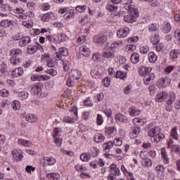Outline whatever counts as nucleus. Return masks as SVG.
Listing matches in <instances>:
<instances>
[{"label": "nucleus", "mask_w": 180, "mask_h": 180, "mask_svg": "<svg viewBox=\"0 0 180 180\" xmlns=\"http://www.w3.org/2000/svg\"><path fill=\"white\" fill-rule=\"evenodd\" d=\"M59 51L63 57H68L69 52L66 48H60Z\"/></svg>", "instance_id": "4c0bfd02"}, {"label": "nucleus", "mask_w": 180, "mask_h": 180, "mask_svg": "<svg viewBox=\"0 0 180 180\" xmlns=\"http://www.w3.org/2000/svg\"><path fill=\"white\" fill-rule=\"evenodd\" d=\"M116 78H120V79H125L127 77V73L123 72L122 71H117L115 75Z\"/></svg>", "instance_id": "2f4dec72"}, {"label": "nucleus", "mask_w": 180, "mask_h": 180, "mask_svg": "<svg viewBox=\"0 0 180 180\" xmlns=\"http://www.w3.org/2000/svg\"><path fill=\"white\" fill-rule=\"evenodd\" d=\"M168 96V93L167 91H162L159 92L155 97L156 102H164L167 97Z\"/></svg>", "instance_id": "9d476101"}, {"label": "nucleus", "mask_w": 180, "mask_h": 180, "mask_svg": "<svg viewBox=\"0 0 180 180\" xmlns=\"http://www.w3.org/2000/svg\"><path fill=\"white\" fill-rule=\"evenodd\" d=\"M88 22H89L88 15H86L83 18H82L79 22L80 23V25L84 26V25H86V23H88Z\"/></svg>", "instance_id": "5fc2aeb1"}, {"label": "nucleus", "mask_w": 180, "mask_h": 180, "mask_svg": "<svg viewBox=\"0 0 180 180\" xmlns=\"http://www.w3.org/2000/svg\"><path fill=\"white\" fill-rule=\"evenodd\" d=\"M105 9H107L108 12H116V11L119 9V7L115 4H108L105 6Z\"/></svg>", "instance_id": "393cba45"}, {"label": "nucleus", "mask_w": 180, "mask_h": 180, "mask_svg": "<svg viewBox=\"0 0 180 180\" xmlns=\"http://www.w3.org/2000/svg\"><path fill=\"white\" fill-rule=\"evenodd\" d=\"M93 151H95V153H93L92 154L87 153H82L80 155V160L84 162H88V161L91 160V157H97V155L99 154L98 150L95 148H93Z\"/></svg>", "instance_id": "20e7f679"}, {"label": "nucleus", "mask_w": 180, "mask_h": 180, "mask_svg": "<svg viewBox=\"0 0 180 180\" xmlns=\"http://www.w3.org/2000/svg\"><path fill=\"white\" fill-rule=\"evenodd\" d=\"M150 71H151V68H147L146 66H141L139 68V73L141 77H145L146 75H148L150 72Z\"/></svg>", "instance_id": "ddd939ff"}, {"label": "nucleus", "mask_w": 180, "mask_h": 180, "mask_svg": "<svg viewBox=\"0 0 180 180\" xmlns=\"http://www.w3.org/2000/svg\"><path fill=\"white\" fill-rule=\"evenodd\" d=\"M139 50L141 54H147L150 51V48L147 45H146L141 47Z\"/></svg>", "instance_id": "58836bf2"}, {"label": "nucleus", "mask_w": 180, "mask_h": 180, "mask_svg": "<svg viewBox=\"0 0 180 180\" xmlns=\"http://www.w3.org/2000/svg\"><path fill=\"white\" fill-rule=\"evenodd\" d=\"M102 82H103V85H104V86L108 87V86H109V85H110V78L105 77L103 79Z\"/></svg>", "instance_id": "8fccbe9b"}, {"label": "nucleus", "mask_w": 180, "mask_h": 180, "mask_svg": "<svg viewBox=\"0 0 180 180\" xmlns=\"http://www.w3.org/2000/svg\"><path fill=\"white\" fill-rule=\"evenodd\" d=\"M106 36L102 34H97L93 37L94 43H96V44H101V46L106 43Z\"/></svg>", "instance_id": "39448f33"}, {"label": "nucleus", "mask_w": 180, "mask_h": 180, "mask_svg": "<svg viewBox=\"0 0 180 180\" xmlns=\"http://www.w3.org/2000/svg\"><path fill=\"white\" fill-rule=\"evenodd\" d=\"M30 41H32L30 37L25 36L20 39L19 41V45L20 46V47H25V46H26L27 44H29Z\"/></svg>", "instance_id": "2eb2a0df"}, {"label": "nucleus", "mask_w": 180, "mask_h": 180, "mask_svg": "<svg viewBox=\"0 0 180 180\" xmlns=\"http://www.w3.org/2000/svg\"><path fill=\"white\" fill-rule=\"evenodd\" d=\"M121 46H123V41H115L111 44L112 49H119V47H121Z\"/></svg>", "instance_id": "72a5a7b5"}, {"label": "nucleus", "mask_w": 180, "mask_h": 180, "mask_svg": "<svg viewBox=\"0 0 180 180\" xmlns=\"http://www.w3.org/2000/svg\"><path fill=\"white\" fill-rule=\"evenodd\" d=\"M47 179L60 180V174L58 173H49L46 175Z\"/></svg>", "instance_id": "5701e85b"}, {"label": "nucleus", "mask_w": 180, "mask_h": 180, "mask_svg": "<svg viewBox=\"0 0 180 180\" xmlns=\"http://www.w3.org/2000/svg\"><path fill=\"white\" fill-rule=\"evenodd\" d=\"M11 56H13L14 57H16L17 56H22V50L19 49H13L11 51Z\"/></svg>", "instance_id": "f704fd0d"}, {"label": "nucleus", "mask_w": 180, "mask_h": 180, "mask_svg": "<svg viewBox=\"0 0 180 180\" xmlns=\"http://www.w3.org/2000/svg\"><path fill=\"white\" fill-rule=\"evenodd\" d=\"M0 26L5 28L8 27V29L12 30L13 29V22L9 19L2 20L0 22Z\"/></svg>", "instance_id": "1a4fd4ad"}, {"label": "nucleus", "mask_w": 180, "mask_h": 180, "mask_svg": "<svg viewBox=\"0 0 180 180\" xmlns=\"http://www.w3.org/2000/svg\"><path fill=\"white\" fill-rule=\"evenodd\" d=\"M42 18L44 19V22H49L50 19H54V13H47L42 15Z\"/></svg>", "instance_id": "c85d7f7f"}, {"label": "nucleus", "mask_w": 180, "mask_h": 180, "mask_svg": "<svg viewBox=\"0 0 180 180\" xmlns=\"http://www.w3.org/2000/svg\"><path fill=\"white\" fill-rule=\"evenodd\" d=\"M85 9H86V6H77L75 8V12H79L80 13L82 12H84V11H85Z\"/></svg>", "instance_id": "a18cd8bd"}, {"label": "nucleus", "mask_w": 180, "mask_h": 180, "mask_svg": "<svg viewBox=\"0 0 180 180\" xmlns=\"http://www.w3.org/2000/svg\"><path fill=\"white\" fill-rule=\"evenodd\" d=\"M27 122H29V123H34L36 122V120H34V115H27L26 117Z\"/></svg>", "instance_id": "ea45409f"}, {"label": "nucleus", "mask_w": 180, "mask_h": 180, "mask_svg": "<svg viewBox=\"0 0 180 180\" xmlns=\"http://www.w3.org/2000/svg\"><path fill=\"white\" fill-rule=\"evenodd\" d=\"M90 74L93 77H98V75H99V72L98 71V70L92 68L90 71Z\"/></svg>", "instance_id": "13d9d810"}, {"label": "nucleus", "mask_w": 180, "mask_h": 180, "mask_svg": "<svg viewBox=\"0 0 180 180\" xmlns=\"http://www.w3.org/2000/svg\"><path fill=\"white\" fill-rule=\"evenodd\" d=\"M34 167H33V166H30V165H28L25 167V171L26 172H27L28 174H31L32 173V172H34Z\"/></svg>", "instance_id": "680f3d73"}, {"label": "nucleus", "mask_w": 180, "mask_h": 180, "mask_svg": "<svg viewBox=\"0 0 180 180\" xmlns=\"http://www.w3.org/2000/svg\"><path fill=\"white\" fill-rule=\"evenodd\" d=\"M144 167H151L153 165V161L150 160V159L147 158L144 162H143Z\"/></svg>", "instance_id": "603ef678"}, {"label": "nucleus", "mask_w": 180, "mask_h": 180, "mask_svg": "<svg viewBox=\"0 0 180 180\" xmlns=\"http://www.w3.org/2000/svg\"><path fill=\"white\" fill-rule=\"evenodd\" d=\"M155 79V75L153 72H150L143 77V82L145 85H150L151 81Z\"/></svg>", "instance_id": "f8f14e48"}, {"label": "nucleus", "mask_w": 180, "mask_h": 180, "mask_svg": "<svg viewBox=\"0 0 180 180\" xmlns=\"http://www.w3.org/2000/svg\"><path fill=\"white\" fill-rule=\"evenodd\" d=\"M179 56H180V50H178V49L172 50L170 53V57L172 59V61H176Z\"/></svg>", "instance_id": "f3484780"}, {"label": "nucleus", "mask_w": 180, "mask_h": 180, "mask_svg": "<svg viewBox=\"0 0 180 180\" xmlns=\"http://www.w3.org/2000/svg\"><path fill=\"white\" fill-rule=\"evenodd\" d=\"M63 122H65V123H74V119L70 118V117H65L63 119Z\"/></svg>", "instance_id": "0e129e2a"}, {"label": "nucleus", "mask_w": 180, "mask_h": 180, "mask_svg": "<svg viewBox=\"0 0 180 180\" xmlns=\"http://www.w3.org/2000/svg\"><path fill=\"white\" fill-rule=\"evenodd\" d=\"M58 41L59 43H63L67 40V35L65 34H60L58 37Z\"/></svg>", "instance_id": "09e8293b"}, {"label": "nucleus", "mask_w": 180, "mask_h": 180, "mask_svg": "<svg viewBox=\"0 0 180 180\" xmlns=\"http://www.w3.org/2000/svg\"><path fill=\"white\" fill-rule=\"evenodd\" d=\"M158 58V56L154 53V52H150L148 53V60L150 63H155Z\"/></svg>", "instance_id": "cd10ccee"}, {"label": "nucleus", "mask_w": 180, "mask_h": 180, "mask_svg": "<svg viewBox=\"0 0 180 180\" xmlns=\"http://www.w3.org/2000/svg\"><path fill=\"white\" fill-rule=\"evenodd\" d=\"M172 178L174 180H180V173L174 172Z\"/></svg>", "instance_id": "774afa93"}, {"label": "nucleus", "mask_w": 180, "mask_h": 180, "mask_svg": "<svg viewBox=\"0 0 180 180\" xmlns=\"http://www.w3.org/2000/svg\"><path fill=\"white\" fill-rule=\"evenodd\" d=\"M140 110H137L135 106H131L129 108V113L130 116H138L140 115Z\"/></svg>", "instance_id": "6ab92c4d"}, {"label": "nucleus", "mask_w": 180, "mask_h": 180, "mask_svg": "<svg viewBox=\"0 0 180 180\" xmlns=\"http://www.w3.org/2000/svg\"><path fill=\"white\" fill-rule=\"evenodd\" d=\"M103 58L108 59L115 58V51H113V49L110 47L104 51V52L103 53Z\"/></svg>", "instance_id": "6e6552de"}, {"label": "nucleus", "mask_w": 180, "mask_h": 180, "mask_svg": "<svg viewBox=\"0 0 180 180\" xmlns=\"http://www.w3.org/2000/svg\"><path fill=\"white\" fill-rule=\"evenodd\" d=\"M12 106H13V109L14 110H18V109H19L20 108V103L19 101H14L12 103H11Z\"/></svg>", "instance_id": "3c124183"}, {"label": "nucleus", "mask_w": 180, "mask_h": 180, "mask_svg": "<svg viewBox=\"0 0 180 180\" xmlns=\"http://www.w3.org/2000/svg\"><path fill=\"white\" fill-rule=\"evenodd\" d=\"M45 72L46 74H49L52 77H56V75L57 74V70L56 69H49L47 70Z\"/></svg>", "instance_id": "49530a36"}, {"label": "nucleus", "mask_w": 180, "mask_h": 180, "mask_svg": "<svg viewBox=\"0 0 180 180\" xmlns=\"http://www.w3.org/2000/svg\"><path fill=\"white\" fill-rule=\"evenodd\" d=\"M170 137L172 138L169 139V141L167 143L168 148H171L172 151H174V153H176V154L180 155V145H174V141L172 140V139H174L176 141L178 140V132H176V127H174L172 129Z\"/></svg>", "instance_id": "f257e3e1"}, {"label": "nucleus", "mask_w": 180, "mask_h": 180, "mask_svg": "<svg viewBox=\"0 0 180 180\" xmlns=\"http://www.w3.org/2000/svg\"><path fill=\"white\" fill-rule=\"evenodd\" d=\"M6 65L5 64H1V68L0 72H1V75L2 77H4L5 75V74H6Z\"/></svg>", "instance_id": "bf43d9fd"}, {"label": "nucleus", "mask_w": 180, "mask_h": 180, "mask_svg": "<svg viewBox=\"0 0 180 180\" xmlns=\"http://www.w3.org/2000/svg\"><path fill=\"white\" fill-rule=\"evenodd\" d=\"M84 106H87V108H91V106H94V104L91 101V98L88 97L86 100L84 101Z\"/></svg>", "instance_id": "c03bdc74"}, {"label": "nucleus", "mask_w": 180, "mask_h": 180, "mask_svg": "<svg viewBox=\"0 0 180 180\" xmlns=\"http://www.w3.org/2000/svg\"><path fill=\"white\" fill-rule=\"evenodd\" d=\"M115 119L117 122H127V117L124 115L122 114H116L115 116Z\"/></svg>", "instance_id": "412c9836"}, {"label": "nucleus", "mask_w": 180, "mask_h": 180, "mask_svg": "<svg viewBox=\"0 0 180 180\" xmlns=\"http://www.w3.org/2000/svg\"><path fill=\"white\" fill-rule=\"evenodd\" d=\"M22 26H25L27 29H32L33 27V25L29 22V21H23L22 22Z\"/></svg>", "instance_id": "e2e57ef3"}, {"label": "nucleus", "mask_w": 180, "mask_h": 180, "mask_svg": "<svg viewBox=\"0 0 180 180\" xmlns=\"http://www.w3.org/2000/svg\"><path fill=\"white\" fill-rule=\"evenodd\" d=\"M160 37L157 34H155L152 39H151V43L154 44V46L160 43Z\"/></svg>", "instance_id": "37998d69"}, {"label": "nucleus", "mask_w": 180, "mask_h": 180, "mask_svg": "<svg viewBox=\"0 0 180 180\" xmlns=\"http://www.w3.org/2000/svg\"><path fill=\"white\" fill-rule=\"evenodd\" d=\"M0 96H2L3 98H8V96H9V91L6 89L0 90Z\"/></svg>", "instance_id": "a19ab883"}, {"label": "nucleus", "mask_w": 180, "mask_h": 180, "mask_svg": "<svg viewBox=\"0 0 180 180\" xmlns=\"http://www.w3.org/2000/svg\"><path fill=\"white\" fill-rule=\"evenodd\" d=\"M41 88H40V86H39L38 85H34L32 89H31V92H32V94H34V95H37V96H39V98H43L44 96H47V94H44L43 95H41Z\"/></svg>", "instance_id": "9b49d317"}, {"label": "nucleus", "mask_w": 180, "mask_h": 180, "mask_svg": "<svg viewBox=\"0 0 180 180\" xmlns=\"http://www.w3.org/2000/svg\"><path fill=\"white\" fill-rule=\"evenodd\" d=\"M13 158L15 162H19V161H22V158H23V155L19 153H15V151L12 152Z\"/></svg>", "instance_id": "4be33fe9"}, {"label": "nucleus", "mask_w": 180, "mask_h": 180, "mask_svg": "<svg viewBox=\"0 0 180 180\" xmlns=\"http://www.w3.org/2000/svg\"><path fill=\"white\" fill-rule=\"evenodd\" d=\"M130 61L132 64H137L140 61V55L138 53H133L130 58Z\"/></svg>", "instance_id": "a211bd4d"}, {"label": "nucleus", "mask_w": 180, "mask_h": 180, "mask_svg": "<svg viewBox=\"0 0 180 180\" xmlns=\"http://www.w3.org/2000/svg\"><path fill=\"white\" fill-rule=\"evenodd\" d=\"M112 143L113 145L116 146L117 147H120L122 144V141L120 139H115Z\"/></svg>", "instance_id": "864d4df0"}, {"label": "nucleus", "mask_w": 180, "mask_h": 180, "mask_svg": "<svg viewBox=\"0 0 180 180\" xmlns=\"http://www.w3.org/2000/svg\"><path fill=\"white\" fill-rule=\"evenodd\" d=\"M103 123V117H102L101 115L98 114L97 115V124L98 126H102Z\"/></svg>", "instance_id": "de8ad7c7"}, {"label": "nucleus", "mask_w": 180, "mask_h": 180, "mask_svg": "<svg viewBox=\"0 0 180 180\" xmlns=\"http://www.w3.org/2000/svg\"><path fill=\"white\" fill-rule=\"evenodd\" d=\"M113 142L112 141H109L106 143H104V146H105L104 150H110L112 147H113Z\"/></svg>", "instance_id": "4d7b16f0"}, {"label": "nucleus", "mask_w": 180, "mask_h": 180, "mask_svg": "<svg viewBox=\"0 0 180 180\" xmlns=\"http://www.w3.org/2000/svg\"><path fill=\"white\" fill-rule=\"evenodd\" d=\"M27 53L28 54H34L36 51H37V46H33V45H30L27 47Z\"/></svg>", "instance_id": "473e14b6"}, {"label": "nucleus", "mask_w": 180, "mask_h": 180, "mask_svg": "<svg viewBox=\"0 0 180 180\" xmlns=\"http://www.w3.org/2000/svg\"><path fill=\"white\" fill-rule=\"evenodd\" d=\"M44 161H46L48 165H54L56 164V159L53 157H44Z\"/></svg>", "instance_id": "c756f323"}, {"label": "nucleus", "mask_w": 180, "mask_h": 180, "mask_svg": "<svg viewBox=\"0 0 180 180\" xmlns=\"http://www.w3.org/2000/svg\"><path fill=\"white\" fill-rule=\"evenodd\" d=\"M103 113H105V115L106 116H108V117H112V110L109 109V110H104Z\"/></svg>", "instance_id": "338daca9"}, {"label": "nucleus", "mask_w": 180, "mask_h": 180, "mask_svg": "<svg viewBox=\"0 0 180 180\" xmlns=\"http://www.w3.org/2000/svg\"><path fill=\"white\" fill-rule=\"evenodd\" d=\"M32 81H41V75H33L31 77Z\"/></svg>", "instance_id": "052dcab7"}, {"label": "nucleus", "mask_w": 180, "mask_h": 180, "mask_svg": "<svg viewBox=\"0 0 180 180\" xmlns=\"http://www.w3.org/2000/svg\"><path fill=\"white\" fill-rule=\"evenodd\" d=\"M175 94L174 92L169 93V95L168 96V101H167V105H172L174 102H175Z\"/></svg>", "instance_id": "7c9ffc66"}, {"label": "nucleus", "mask_w": 180, "mask_h": 180, "mask_svg": "<svg viewBox=\"0 0 180 180\" xmlns=\"http://www.w3.org/2000/svg\"><path fill=\"white\" fill-rule=\"evenodd\" d=\"M18 144H21V146H24L25 147H32L33 143L30 141H27L26 139H19L18 141Z\"/></svg>", "instance_id": "aec40b11"}, {"label": "nucleus", "mask_w": 180, "mask_h": 180, "mask_svg": "<svg viewBox=\"0 0 180 180\" xmlns=\"http://www.w3.org/2000/svg\"><path fill=\"white\" fill-rule=\"evenodd\" d=\"M171 29H172V27H171V24L169 22H167L163 27L162 32L163 33H169V32H171Z\"/></svg>", "instance_id": "c9c22d12"}, {"label": "nucleus", "mask_w": 180, "mask_h": 180, "mask_svg": "<svg viewBox=\"0 0 180 180\" xmlns=\"http://www.w3.org/2000/svg\"><path fill=\"white\" fill-rule=\"evenodd\" d=\"M10 63L11 64H13V65H16V64H18V63H19V58H18L16 56H11V57L10 58Z\"/></svg>", "instance_id": "79ce46f5"}, {"label": "nucleus", "mask_w": 180, "mask_h": 180, "mask_svg": "<svg viewBox=\"0 0 180 180\" xmlns=\"http://www.w3.org/2000/svg\"><path fill=\"white\" fill-rule=\"evenodd\" d=\"M18 98H21L22 101L25 99H27V98H29V93L25 91H22L21 93L18 94Z\"/></svg>", "instance_id": "e433bc0d"}, {"label": "nucleus", "mask_w": 180, "mask_h": 180, "mask_svg": "<svg viewBox=\"0 0 180 180\" xmlns=\"http://www.w3.org/2000/svg\"><path fill=\"white\" fill-rule=\"evenodd\" d=\"M94 141L96 143H103L105 141V136H103L101 134H97L94 139Z\"/></svg>", "instance_id": "a878e982"}, {"label": "nucleus", "mask_w": 180, "mask_h": 180, "mask_svg": "<svg viewBox=\"0 0 180 180\" xmlns=\"http://www.w3.org/2000/svg\"><path fill=\"white\" fill-rule=\"evenodd\" d=\"M80 54L84 57H89L91 56V50L85 45H82L79 48Z\"/></svg>", "instance_id": "4468645a"}, {"label": "nucleus", "mask_w": 180, "mask_h": 180, "mask_svg": "<svg viewBox=\"0 0 180 180\" xmlns=\"http://www.w3.org/2000/svg\"><path fill=\"white\" fill-rule=\"evenodd\" d=\"M131 131L129 134L131 139H136V137H137L139 134H140V132L141 131V129L140 128V127L136 124L131 127Z\"/></svg>", "instance_id": "0eeeda50"}, {"label": "nucleus", "mask_w": 180, "mask_h": 180, "mask_svg": "<svg viewBox=\"0 0 180 180\" xmlns=\"http://www.w3.org/2000/svg\"><path fill=\"white\" fill-rule=\"evenodd\" d=\"M23 68H17L12 72L13 75H15L16 77H20L24 74Z\"/></svg>", "instance_id": "bb28decb"}, {"label": "nucleus", "mask_w": 180, "mask_h": 180, "mask_svg": "<svg viewBox=\"0 0 180 180\" xmlns=\"http://www.w3.org/2000/svg\"><path fill=\"white\" fill-rule=\"evenodd\" d=\"M148 29H149V32H155V30H157V24H150L148 26Z\"/></svg>", "instance_id": "6e6d98bb"}, {"label": "nucleus", "mask_w": 180, "mask_h": 180, "mask_svg": "<svg viewBox=\"0 0 180 180\" xmlns=\"http://www.w3.org/2000/svg\"><path fill=\"white\" fill-rule=\"evenodd\" d=\"M130 33V29L129 27H125L123 28H120L117 32V37L120 39L127 37V34Z\"/></svg>", "instance_id": "423d86ee"}, {"label": "nucleus", "mask_w": 180, "mask_h": 180, "mask_svg": "<svg viewBox=\"0 0 180 180\" xmlns=\"http://www.w3.org/2000/svg\"><path fill=\"white\" fill-rule=\"evenodd\" d=\"M174 70V66H167L165 70V72H166V74H169L171 73V71Z\"/></svg>", "instance_id": "69168bd1"}, {"label": "nucleus", "mask_w": 180, "mask_h": 180, "mask_svg": "<svg viewBox=\"0 0 180 180\" xmlns=\"http://www.w3.org/2000/svg\"><path fill=\"white\" fill-rule=\"evenodd\" d=\"M139 10L134 8H129V13L124 16V20L127 23H134L139 18Z\"/></svg>", "instance_id": "7ed1b4c3"}, {"label": "nucleus", "mask_w": 180, "mask_h": 180, "mask_svg": "<svg viewBox=\"0 0 180 180\" xmlns=\"http://www.w3.org/2000/svg\"><path fill=\"white\" fill-rule=\"evenodd\" d=\"M70 78L73 81L79 79V78H81V72H79V70H72L70 73Z\"/></svg>", "instance_id": "dca6fc26"}, {"label": "nucleus", "mask_w": 180, "mask_h": 180, "mask_svg": "<svg viewBox=\"0 0 180 180\" xmlns=\"http://www.w3.org/2000/svg\"><path fill=\"white\" fill-rule=\"evenodd\" d=\"M117 130L115 127H108L105 128V133L108 136L116 134Z\"/></svg>", "instance_id": "b1692460"}, {"label": "nucleus", "mask_w": 180, "mask_h": 180, "mask_svg": "<svg viewBox=\"0 0 180 180\" xmlns=\"http://www.w3.org/2000/svg\"><path fill=\"white\" fill-rule=\"evenodd\" d=\"M149 137H153L154 141L156 143H160L161 140L165 139V136L161 134V128L160 127H155L150 129L148 133Z\"/></svg>", "instance_id": "f03ea898"}]
</instances>
